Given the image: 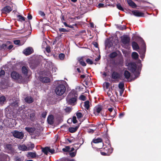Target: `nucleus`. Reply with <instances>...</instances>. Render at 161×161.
I'll return each mask as SVG.
<instances>
[{
    "instance_id": "f257e3e1",
    "label": "nucleus",
    "mask_w": 161,
    "mask_h": 161,
    "mask_svg": "<svg viewBox=\"0 0 161 161\" xmlns=\"http://www.w3.org/2000/svg\"><path fill=\"white\" fill-rule=\"evenodd\" d=\"M78 94L75 91L70 92L66 99L67 103L69 104L74 105L76 103Z\"/></svg>"
},
{
    "instance_id": "f03ea898",
    "label": "nucleus",
    "mask_w": 161,
    "mask_h": 161,
    "mask_svg": "<svg viewBox=\"0 0 161 161\" xmlns=\"http://www.w3.org/2000/svg\"><path fill=\"white\" fill-rule=\"evenodd\" d=\"M66 91V87L63 84H59L56 87L55 92L56 94L58 96L63 95Z\"/></svg>"
},
{
    "instance_id": "7ed1b4c3",
    "label": "nucleus",
    "mask_w": 161,
    "mask_h": 161,
    "mask_svg": "<svg viewBox=\"0 0 161 161\" xmlns=\"http://www.w3.org/2000/svg\"><path fill=\"white\" fill-rule=\"evenodd\" d=\"M28 118L32 122H34L36 119V111L33 109H29L27 111Z\"/></svg>"
},
{
    "instance_id": "20e7f679",
    "label": "nucleus",
    "mask_w": 161,
    "mask_h": 161,
    "mask_svg": "<svg viewBox=\"0 0 161 161\" xmlns=\"http://www.w3.org/2000/svg\"><path fill=\"white\" fill-rule=\"evenodd\" d=\"M113 151V148H108L106 147L101 151L100 153L103 156H109L112 153Z\"/></svg>"
},
{
    "instance_id": "39448f33",
    "label": "nucleus",
    "mask_w": 161,
    "mask_h": 161,
    "mask_svg": "<svg viewBox=\"0 0 161 161\" xmlns=\"http://www.w3.org/2000/svg\"><path fill=\"white\" fill-rule=\"evenodd\" d=\"M121 41L122 43L125 45H129V44L130 38L127 35H123L121 37Z\"/></svg>"
},
{
    "instance_id": "423d86ee",
    "label": "nucleus",
    "mask_w": 161,
    "mask_h": 161,
    "mask_svg": "<svg viewBox=\"0 0 161 161\" xmlns=\"http://www.w3.org/2000/svg\"><path fill=\"white\" fill-rule=\"evenodd\" d=\"M12 133L14 137L17 138L22 139L24 136V134L23 132L19 131L16 130H14L12 132Z\"/></svg>"
},
{
    "instance_id": "0eeeda50",
    "label": "nucleus",
    "mask_w": 161,
    "mask_h": 161,
    "mask_svg": "<svg viewBox=\"0 0 161 161\" xmlns=\"http://www.w3.org/2000/svg\"><path fill=\"white\" fill-rule=\"evenodd\" d=\"M128 69L132 73H134L136 70L137 65L134 62H130L127 65Z\"/></svg>"
},
{
    "instance_id": "6e6552de",
    "label": "nucleus",
    "mask_w": 161,
    "mask_h": 161,
    "mask_svg": "<svg viewBox=\"0 0 161 161\" xmlns=\"http://www.w3.org/2000/svg\"><path fill=\"white\" fill-rule=\"evenodd\" d=\"M11 76L12 79L15 80H21L22 79V76L21 75L15 71L11 72Z\"/></svg>"
},
{
    "instance_id": "1a4fd4ad",
    "label": "nucleus",
    "mask_w": 161,
    "mask_h": 161,
    "mask_svg": "<svg viewBox=\"0 0 161 161\" xmlns=\"http://www.w3.org/2000/svg\"><path fill=\"white\" fill-rule=\"evenodd\" d=\"M13 9L12 8L9 6L7 5L3 7L2 9V12L3 14L9 13Z\"/></svg>"
},
{
    "instance_id": "9d476101",
    "label": "nucleus",
    "mask_w": 161,
    "mask_h": 161,
    "mask_svg": "<svg viewBox=\"0 0 161 161\" xmlns=\"http://www.w3.org/2000/svg\"><path fill=\"white\" fill-rule=\"evenodd\" d=\"M111 77L113 79L117 80L120 78V75L118 72L115 71H114L112 73Z\"/></svg>"
},
{
    "instance_id": "9b49d317",
    "label": "nucleus",
    "mask_w": 161,
    "mask_h": 161,
    "mask_svg": "<svg viewBox=\"0 0 161 161\" xmlns=\"http://www.w3.org/2000/svg\"><path fill=\"white\" fill-rule=\"evenodd\" d=\"M40 80L43 83H48L50 82V79L48 77L41 76L39 77Z\"/></svg>"
},
{
    "instance_id": "f8f14e48",
    "label": "nucleus",
    "mask_w": 161,
    "mask_h": 161,
    "mask_svg": "<svg viewBox=\"0 0 161 161\" xmlns=\"http://www.w3.org/2000/svg\"><path fill=\"white\" fill-rule=\"evenodd\" d=\"M142 44L143 45V47H144L145 49H143L141 51H140L139 52V53L140 54H141L140 58L142 59L144 58L145 56V53L146 52V44L143 41V40H142Z\"/></svg>"
},
{
    "instance_id": "ddd939ff",
    "label": "nucleus",
    "mask_w": 161,
    "mask_h": 161,
    "mask_svg": "<svg viewBox=\"0 0 161 161\" xmlns=\"http://www.w3.org/2000/svg\"><path fill=\"white\" fill-rule=\"evenodd\" d=\"M4 147L5 149L8 151V153H11L14 151L13 148L11 144H5Z\"/></svg>"
},
{
    "instance_id": "4468645a",
    "label": "nucleus",
    "mask_w": 161,
    "mask_h": 161,
    "mask_svg": "<svg viewBox=\"0 0 161 161\" xmlns=\"http://www.w3.org/2000/svg\"><path fill=\"white\" fill-rule=\"evenodd\" d=\"M8 158H9L8 155L3 153H0V161H7Z\"/></svg>"
},
{
    "instance_id": "2eb2a0df",
    "label": "nucleus",
    "mask_w": 161,
    "mask_h": 161,
    "mask_svg": "<svg viewBox=\"0 0 161 161\" xmlns=\"http://www.w3.org/2000/svg\"><path fill=\"white\" fill-rule=\"evenodd\" d=\"M133 14L136 17H144V14L141 12H140L138 10H135L132 11Z\"/></svg>"
},
{
    "instance_id": "dca6fc26",
    "label": "nucleus",
    "mask_w": 161,
    "mask_h": 161,
    "mask_svg": "<svg viewBox=\"0 0 161 161\" xmlns=\"http://www.w3.org/2000/svg\"><path fill=\"white\" fill-rule=\"evenodd\" d=\"M54 117L51 114L49 115L47 118V121L48 123L51 125H53L54 123Z\"/></svg>"
},
{
    "instance_id": "f3484780",
    "label": "nucleus",
    "mask_w": 161,
    "mask_h": 161,
    "mask_svg": "<svg viewBox=\"0 0 161 161\" xmlns=\"http://www.w3.org/2000/svg\"><path fill=\"white\" fill-rule=\"evenodd\" d=\"M103 107L101 105H98L95 107L94 108V113L96 114V113L98 114L100 113L102 110Z\"/></svg>"
},
{
    "instance_id": "a211bd4d",
    "label": "nucleus",
    "mask_w": 161,
    "mask_h": 161,
    "mask_svg": "<svg viewBox=\"0 0 161 161\" xmlns=\"http://www.w3.org/2000/svg\"><path fill=\"white\" fill-rule=\"evenodd\" d=\"M34 99L31 97L27 96L25 98V101L28 103H31L34 102Z\"/></svg>"
},
{
    "instance_id": "6ab92c4d",
    "label": "nucleus",
    "mask_w": 161,
    "mask_h": 161,
    "mask_svg": "<svg viewBox=\"0 0 161 161\" xmlns=\"http://www.w3.org/2000/svg\"><path fill=\"white\" fill-rule=\"evenodd\" d=\"M117 114V112L115 110H114V111L111 113H110L109 114V116L110 118H104V119L106 120H109L111 119L112 118H113L115 117Z\"/></svg>"
},
{
    "instance_id": "aec40b11",
    "label": "nucleus",
    "mask_w": 161,
    "mask_h": 161,
    "mask_svg": "<svg viewBox=\"0 0 161 161\" xmlns=\"http://www.w3.org/2000/svg\"><path fill=\"white\" fill-rule=\"evenodd\" d=\"M127 3L129 5L133 8H136L137 5L132 0H128Z\"/></svg>"
},
{
    "instance_id": "412c9836",
    "label": "nucleus",
    "mask_w": 161,
    "mask_h": 161,
    "mask_svg": "<svg viewBox=\"0 0 161 161\" xmlns=\"http://www.w3.org/2000/svg\"><path fill=\"white\" fill-rule=\"evenodd\" d=\"M28 68L25 66H23L22 68V72L25 75L27 76L28 73Z\"/></svg>"
},
{
    "instance_id": "4be33fe9",
    "label": "nucleus",
    "mask_w": 161,
    "mask_h": 161,
    "mask_svg": "<svg viewBox=\"0 0 161 161\" xmlns=\"http://www.w3.org/2000/svg\"><path fill=\"white\" fill-rule=\"evenodd\" d=\"M132 46L134 50H137L139 48V47L138 44L135 42L133 41L132 42Z\"/></svg>"
},
{
    "instance_id": "5701e85b",
    "label": "nucleus",
    "mask_w": 161,
    "mask_h": 161,
    "mask_svg": "<svg viewBox=\"0 0 161 161\" xmlns=\"http://www.w3.org/2000/svg\"><path fill=\"white\" fill-rule=\"evenodd\" d=\"M23 53L26 55H28L32 53V52L31 48L28 47L24 50Z\"/></svg>"
},
{
    "instance_id": "b1692460",
    "label": "nucleus",
    "mask_w": 161,
    "mask_h": 161,
    "mask_svg": "<svg viewBox=\"0 0 161 161\" xmlns=\"http://www.w3.org/2000/svg\"><path fill=\"white\" fill-rule=\"evenodd\" d=\"M124 75L125 78L128 79L130 78L131 74L128 71L125 70L124 73Z\"/></svg>"
},
{
    "instance_id": "393cba45",
    "label": "nucleus",
    "mask_w": 161,
    "mask_h": 161,
    "mask_svg": "<svg viewBox=\"0 0 161 161\" xmlns=\"http://www.w3.org/2000/svg\"><path fill=\"white\" fill-rule=\"evenodd\" d=\"M78 61L79 63L82 66H85L86 65V64L84 61L83 59V57L78 58Z\"/></svg>"
},
{
    "instance_id": "a878e982",
    "label": "nucleus",
    "mask_w": 161,
    "mask_h": 161,
    "mask_svg": "<svg viewBox=\"0 0 161 161\" xmlns=\"http://www.w3.org/2000/svg\"><path fill=\"white\" fill-rule=\"evenodd\" d=\"M103 142V140L100 138L98 137L96 139H94L92 142V143L93 142L94 143H97Z\"/></svg>"
},
{
    "instance_id": "bb28decb",
    "label": "nucleus",
    "mask_w": 161,
    "mask_h": 161,
    "mask_svg": "<svg viewBox=\"0 0 161 161\" xmlns=\"http://www.w3.org/2000/svg\"><path fill=\"white\" fill-rule=\"evenodd\" d=\"M25 130L29 133H33L35 130V129L34 128L26 127L25 128Z\"/></svg>"
},
{
    "instance_id": "cd10ccee",
    "label": "nucleus",
    "mask_w": 161,
    "mask_h": 161,
    "mask_svg": "<svg viewBox=\"0 0 161 161\" xmlns=\"http://www.w3.org/2000/svg\"><path fill=\"white\" fill-rule=\"evenodd\" d=\"M78 127V126H76L75 127H69V131L71 133H74L77 131Z\"/></svg>"
},
{
    "instance_id": "c85d7f7f",
    "label": "nucleus",
    "mask_w": 161,
    "mask_h": 161,
    "mask_svg": "<svg viewBox=\"0 0 161 161\" xmlns=\"http://www.w3.org/2000/svg\"><path fill=\"white\" fill-rule=\"evenodd\" d=\"M131 57L133 59L136 60L138 58L139 55L136 52H133L132 53Z\"/></svg>"
},
{
    "instance_id": "c756f323",
    "label": "nucleus",
    "mask_w": 161,
    "mask_h": 161,
    "mask_svg": "<svg viewBox=\"0 0 161 161\" xmlns=\"http://www.w3.org/2000/svg\"><path fill=\"white\" fill-rule=\"evenodd\" d=\"M49 150V147H46L42 148V151L46 155H47Z\"/></svg>"
},
{
    "instance_id": "7c9ffc66",
    "label": "nucleus",
    "mask_w": 161,
    "mask_h": 161,
    "mask_svg": "<svg viewBox=\"0 0 161 161\" xmlns=\"http://www.w3.org/2000/svg\"><path fill=\"white\" fill-rule=\"evenodd\" d=\"M79 143L77 144H74L73 145V146L74 147H75V145H76V144L78 145L79 144H80V145L79 147H80L81 145H82L83 143L84 142V140L82 137H79Z\"/></svg>"
},
{
    "instance_id": "2f4dec72",
    "label": "nucleus",
    "mask_w": 161,
    "mask_h": 161,
    "mask_svg": "<svg viewBox=\"0 0 161 161\" xmlns=\"http://www.w3.org/2000/svg\"><path fill=\"white\" fill-rule=\"evenodd\" d=\"M24 159V157L23 156L19 157L16 156L14 158L15 161H23Z\"/></svg>"
},
{
    "instance_id": "473e14b6",
    "label": "nucleus",
    "mask_w": 161,
    "mask_h": 161,
    "mask_svg": "<svg viewBox=\"0 0 161 161\" xmlns=\"http://www.w3.org/2000/svg\"><path fill=\"white\" fill-rule=\"evenodd\" d=\"M36 154L35 153L28 152L27 154V157H31L32 158H35L36 157Z\"/></svg>"
},
{
    "instance_id": "72a5a7b5",
    "label": "nucleus",
    "mask_w": 161,
    "mask_h": 161,
    "mask_svg": "<svg viewBox=\"0 0 161 161\" xmlns=\"http://www.w3.org/2000/svg\"><path fill=\"white\" fill-rule=\"evenodd\" d=\"M19 149L23 151H25L27 150V147L25 145H20L19 147Z\"/></svg>"
},
{
    "instance_id": "f704fd0d",
    "label": "nucleus",
    "mask_w": 161,
    "mask_h": 161,
    "mask_svg": "<svg viewBox=\"0 0 161 161\" xmlns=\"http://www.w3.org/2000/svg\"><path fill=\"white\" fill-rule=\"evenodd\" d=\"M70 120L71 122L72 121L73 122V123H74V124H75V123H77V122H78L77 120L76 119V118L75 116H74L73 117L72 119H68V123H69V121Z\"/></svg>"
},
{
    "instance_id": "c9c22d12",
    "label": "nucleus",
    "mask_w": 161,
    "mask_h": 161,
    "mask_svg": "<svg viewBox=\"0 0 161 161\" xmlns=\"http://www.w3.org/2000/svg\"><path fill=\"white\" fill-rule=\"evenodd\" d=\"M117 55L118 54L117 53L115 52H114L110 53L109 56L111 58H113L116 57L117 56Z\"/></svg>"
},
{
    "instance_id": "e433bc0d",
    "label": "nucleus",
    "mask_w": 161,
    "mask_h": 161,
    "mask_svg": "<svg viewBox=\"0 0 161 161\" xmlns=\"http://www.w3.org/2000/svg\"><path fill=\"white\" fill-rule=\"evenodd\" d=\"M14 42L15 44L19 46L22 45L24 44V43L21 42L19 40H14Z\"/></svg>"
},
{
    "instance_id": "4c0bfd02",
    "label": "nucleus",
    "mask_w": 161,
    "mask_h": 161,
    "mask_svg": "<svg viewBox=\"0 0 161 161\" xmlns=\"http://www.w3.org/2000/svg\"><path fill=\"white\" fill-rule=\"evenodd\" d=\"M89 101H86L84 102V106L87 110H88L89 108Z\"/></svg>"
},
{
    "instance_id": "58836bf2",
    "label": "nucleus",
    "mask_w": 161,
    "mask_h": 161,
    "mask_svg": "<svg viewBox=\"0 0 161 161\" xmlns=\"http://www.w3.org/2000/svg\"><path fill=\"white\" fill-rule=\"evenodd\" d=\"M6 100V97L4 96L0 97V103L3 104Z\"/></svg>"
},
{
    "instance_id": "ea45409f",
    "label": "nucleus",
    "mask_w": 161,
    "mask_h": 161,
    "mask_svg": "<svg viewBox=\"0 0 161 161\" xmlns=\"http://www.w3.org/2000/svg\"><path fill=\"white\" fill-rule=\"evenodd\" d=\"M17 17L19 18V19L18 20L19 21H23L25 20V18L21 15H17Z\"/></svg>"
},
{
    "instance_id": "a19ab883",
    "label": "nucleus",
    "mask_w": 161,
    "mask_h": 161,
    "mask_svg": "<svg viewBox=\"0 0 161 161\" xmlns=\"http://www.w3.org/2000/svg\"><path fill=\"white\" fill-rule=\"evenodd\" d=\"M113 45L111 41L108 40L107 41L106 43V46L109 48L112 46Z\"/></svg>"
},
{
    "instance_id": "79ce46f5",
    "label": "nucleus",
    "mask_w": 161,
    "mask_h": 161,
    "mask_svg": "<svg viewBox=\"0 0 161 161\" xmlns=\"http://www.w3.org/2000/svg\"><path fill=\"white\" fill-rule=\"evenodd\" d=\"M119 87L121 90H124V83L123 82H120L119 84Z\"/></svg>"
},
{
    "instance_id": "37998d69",
    "label": "nucleus",
    "mask_w": 161,
    "mask_h": 161,
    "mask_svg": "<svg viewBox=\"0 0 161 161\" xmlns=\"http://www.w3.org/2000/svg\"><path fill=\"white\" fill-rule=\"evenodd\" d=\"M116 7L118 9L122 11H124V9L120 3H118L116 4Z\"/></svg>"
},
{
    "instance_id": "c03bdc74",
    "label": "nucleus",
    "mask_w": 161,
    "mask_h": 161,
    "mask_svg": "<svg viewBox=\"0 0 161 161\" xmlns=\"http://www.w3.org/2000/svg\"><path fill=\"white\" fill-rule=\"evenodd\" d=\"M44 74L45 75L47 76H48L49 77H51L52 76V75L50 71H45L44 73Z\"/></svg>"
},
{
    "instance_id": "a18cd8bd",
    "label": "nucleus",
    "mask_w": 161,
    "mask_h": 161,
    "mask_svg": "<svg viewBox=\"0 0 161 161\" xmlns=\"http://www.w3.org/2000/svg\"><path fill=\"white\" fill-rule=\"evenodd\" d=\"M59 58L61 60H63L65 58V55L63 53H61L59 55Z\"/></svg>"
},
{
    "instance_id": "49530a36",
    "label": "nucleus",
    "mask_w": 161,
    "mask_h": 161,
    "mask_svg": "<svg viewBox=\"0 0 161 161\" xmlns=\"http://www.w3.org/2000/svg\"><path fill=\"white\" fill-rule=\"evenodd\" d=\"M76 115L77 117V118L78 119H80L81 118H82L83 115L80 112H77L76 114Z\"/></svg>"
},
{
    "instance_id": "de8ad7c7",
    "label": "nucleus",
    "mask_w": 161,
    "mask_h": 161,
    "mask_svg": "<svg viewBox=\"0 0 161 161\" xmlns=\"http://www.w3.org/2000/svg\"><path fill=\"white\" fill-rule=\"evenodd\" d=\"M86 97L83 95H81L79 97L80 100L83 101H85L86 100Z\"/></svg>"
},
{
    "instance_id": "09e8293b",
    "label": "nucleus",
    "mask_w": 161,
    "mask_h": 161,
    "mask_svg": "<svg viewBox=\"0 0 161 161\" xmlns=\"http://www.w3.org/2000/svg\"><path fill=\"white\" fill-rule=\"evenodd\" d=\"M71 110H72L71 108L69 107H67L65 109V112L66 113H69L71 111Z\"/></svg>"
},
{
    "instance_id": "8fccbe9b",
    "label": "nucleus",
    "mask_w": 161,
    "mask_h": 161,
    "mask_svg": "<svg viewBox=\"0 0 161 161\" xmlns=\"http://www.w3.org/2000/svg\"><path fill=\"white\" fill-rule=\"evenodd\" d=\"M38 14L42 16L43 18H45V14L43 12L41 11H38Z\"/></svg>"
},
{
    "instance_id": "3c124183",
    "label": "nucleus",
    "mask_w": 161,
    "mask_h": 161,
    "mask_svg": "<svg viewBox=\"0 0 161 161\" xmlns=\"http://www.w3.org/2000/svg\"><path fill=\"white\" fill-rule=\"evenodd\" d=\"M70 147L69 146H66L65 148H63L62 150L64 152H67L69 151Z\"/></svg>"
},
{
    "instance_id": "603ef678",
    "label": "nucleus",
    "mask_w": 161,
    "mask_h": 161,
    "mask_svg": "<svg viewBox=\"0 0 161 161\" xmlns=\"http://www.w3.org/2000/svg\"><path fill=\"white\" fill-rule=\"evenodd\" d=\"M86 61L88 64H93V62L89 58L87 59Z\"/></svg>"
},
{
    "instance_id": "864d4df0",
    "label": "nucleus",
    "mask_w": 161,
    "mask_h": 161,
    "mask_svg": "<svg viewBox=\"0 0 161 161\" xmlns=\"http://www.w3.org/2000/svg\"><path fill=\"white\" fill-rule=\"evenodd\" d=\"M5 75V71L3 69L1 70L0 71V77H2L4 76Z\"/></svg>"
},
{
    "instance_id": "5fc2aeb1",
    "label": "nucleus",
    "mask_w": 161,
    "mask_h": 161,
    "mask_svg": "<svg viewBox=\"0 0 161 161\" xmlns=\"http://www.w3.org/2000/svg\"><path fill=\"white\" fill-rule=\"evenodd\" d=\"M46 50L47 52L48 53L51 52V47L50 46H47L46 48Z\"/></svg>"
},
{
    "instance_id": "6e6d98bb",
    "label": "nucleus",
    "mask_w": 161,
    "mask_h": 161,
    "mask_svg": "<svg viewBox=\"0 0 161 161\" xmlns=\"http://www.w3.org/2000/svg\"><path fill=\"white\" fill-rule=\"evenodd\" d=\"M76 153V152H72L69 153V155L71 157H74L75 156Z\"/></svg>"
},
{
    "instance_id": "4d7b16f0",
    "label": "nucleus",
    "mask_w": 161,
    "mask_h": 161,
    "mask_svg": "<svg viewBox=\"0 0 161 161\" xmlns=\"http://www.w3.org/2000/svg\"><path fill=\"white\" fill-rule=\"evenodd\" d=\"M110 100L112 102H114L116 101V98L114 96L110 97Z\"/></svg>"
},
{
    "instance_id": "13d9d810",
    "label": "nucleus",
    "mask_w": 161,
    "mask_h": 161,
    "mask_svg": "<svg viewBox=\"0 0 161 161\" xmlns=\"http://www.w3.org/2000/svg\"><path fill=\"white\" fill-rule=\"evenodd\" d=\"M59 31L60 32H68V31H67L66 29L64 28H61L59 29Z\"/></svg>"
},
{
    "instance_id": "bf43d9fd",
    "label": "nucleus",
    "mask_w": 161,
    "mask_h": 161,
    "mask_svg": "<svg viewBox=\"0 0 161 161\" xmlns=\"http://www.w3.org/2000/svg\"><path fill=\"white\" fill-rule=\"evenodd\" d=\"M55 150L54 149H51L50 147H49V150L48 151V152L51 153V154H53L54 153Z\"/></svg>"
},
{
    "instance_id": "052dcab7",
    "label": "nucleus",
    "mask_w": 161,
    "mask_h": 161,
    "mask_svg": "<svg viewBox=\"0 0 161 161\" xmlns=\"http://www.w3.org/2000/svg\"><path fill=\"white\" fill-rule=\"evenodd\" d=\"M126 28L125 25L121 26L119 27V29L122 31H123L124 29H126Z\"/></svg>"
},
{
    "instance_id": "680f3d73",
    "label": "nucleus",
    "mask_w": 161,
    "mask_h": 161,
    "mask_svg": "<svg viewBox=\"0 0 161 161\" xmlns=\"http://www.w3.org/2000/svg\"><path fill=\"white\" fill-rule=\"evenodd\" d=\"M30 145L31 146L29 147V148L31 149H33L35 147V145L33 143H31Z\"/></svg>"
},
{
    "instance_id": "e2e57ef3",
    "label": "nucleus",
    "mask_w": 161,
    "mask_h": 161,
    "mask_svg": "<svg viewBox=\"0 0 161 161\" xmlns=\"http://www.w3.org/2000/svg\"><path fill=\"white\" fill-rule=\"evenodd\" d=\"M94 132V130L90 129L88 130V132L89 133H93Z\"/></svg>"
},
{
    "instance_id": "0e129e2a",
    "label": "nucleus",
    "mask_w": 161,
    "mask_h": 161,
    "mask_svg": "<svg viewBox=\"0 0 161 161\" xmlns=\"http://www.w3.org/2000/svg\"><path fill=\"white\" fill-rule=\"evenodd\" d=\"M47 115V113L46 112H43L42 114V117L43 118H45Z\"/></svg>"
},
{
    "instance_id": "69168bd1",
    "label": "nucleus",
    "mask_w": 161,
    "mask_h": 161,
    "mask_svg": "<svg viewBox=\"0 0 161 161\" xmlns=\"http://www.w3.org/2000/svg\"><path fill=\"white\" fill-rule=\"evenodd\" d=\"M109 83L108 82H105V86L106 89H108V88L109 86Z\"/></svg>"
},
{
    "instance_id": "338daca9",
    "label": "nucleus",
    "mask_w": 161,
    "mask_h": 161,
    "mask_svg": "<svg viewBox=\"0 0 161 161\" xmlns=\"http://www.w3.org/2000/svg\"><path fill=\"white\" fill-rule=\"evenodd\" d=\"M99 8H102L104 7V5L102 3H100L98 5Z\"/></svg>"
},
{
    "instance_id": "774afa93",
    "label": "nucleus",
    "mask_w": 161,
    "mask_h": 161,
    "mask_svg": "<svg viewBox=\"0 0 161 161\" xmlns=\"http://www.w3.org/2000/svg\"><path fill=\"white\" fill-rule=\"evenodd\" d=\"M32 15L30 14H28V16H27L28 19L29 20H31V19H32Z\"/></svg>"
}]
</instances>
